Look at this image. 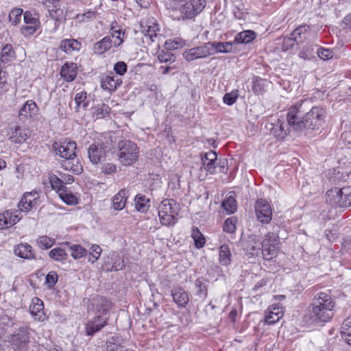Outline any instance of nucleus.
<instances>
[{"label": "nucleus", "instance_id": "nucleus-47", "mask_svg": "<svg viewBox=\"0 0 351 351\" xmlns=\"http://www.w3.org/2000/svg\"><path fill=\"white\" fill-rule=\"evenodd\" d=\"M56 240L47 235L39 236L36 239V245L42 250L51 248L55 244Z\"/></svg>", "mask_w": 351, "mask_h": 351}, {"label": "nucleus", "instance_id": "nucleus-28", "mask_svg": "<svg viewBox=\"0 0 351 351\" xmlns=\"http://www.w3.org/2000/svg\"><path fill=\"white\" fill-rule=\"evenodd\" d=\"M14 254L19 258L27 260L36 258L35 252L27 243H21L16 245L14 249Z\"/></svg>", "mask_w": 351, "mask_h": 351}, {"label": "nucleus", "instance_id": "nucleus-55", "mask_svg": "<svg viewBox=\"0 0 351 351\" xmlns=\"http://www.w3.org/2000/svg\"><path fill=\"white\" fill-rule=\"evenodd\" d=\"M87 93L85 91L77 93L75 97L76 108L77 109L82 108L86 109L88 106V101L86 100Z\"/></svg>", "mask_w": 351, "mask_h": 351}, {"label": "nucleus", "instance_id": "nucleus-45", "mask_svg": "<svg viewBox=\"0 0 351 351\" xmlns=\"http://www.w3.org/2000/svg\"><path fill=\"white\" fill-rule=\"evenodd\" d=\"M14 58V52L10 44H6L1 50L0 61L4 64L10 62Z\"/></svg>", "mask_w": 351, "mask_h": 351}, {"label": "nucleus", "instance_id": "nucleus-13", "mask_svg": "<svg viewBox=\"0 0 351 351\" xmlns=\"http://www.w3.org/2000/svg\"><path fill=\"white\" fill-rule=\"evenodd\" d=\"M108 313V308H104L101 315L95 316L87 323L86 332L88 335H93L100 331L107 324L109 318Z\"/></svg>", "mask_w": 351, "mask_h": 351}, {"label": "nucleus", "instance_id": "nucleus-52", "mask_svg": "<svg viewBox=\"0 0 351 351\" xmlns=\"http://www.w3.org/2000/svg\"><path fill=\"white\" fill-rule=\"evenodd\" d=\"M49 179L52 189L56 190L58 194L60 193V190L66 188V186L64 184V181L59 178L56 175H49Z\"/></svg>", "mask_w": 351, "mask_h": 351}, {"label": "nucleus", "instance_id": "nucleus-54", "mask_svg": "<svg viewBox=\"0 0 351 351\" xmlns=\"http://www.w3.org/2000/svg\"><path fill=\"white\" fill-rule=\"evenodd\" d=\"M23 14V10L19 8L12 9L9 13V21L13 25H16L21 21V16Z\"/></svg>", "mask_w": 351, "mask_h": 351}, {"label": "nucleus", "instance_id": "nucleus-10", "mask_svg": "<svg viewBox=\"0 0 351 351\" xmlns=\"http://www.w3.org/2000/svg\"><path fill=\"white\" fill-rule=\"evenodd\" d=\"M179 8L182 19H191L198 15L206 6V0H185Z\"/></svg>", "mask_w": 351, "mask_h": 351}, {"label": "nucleus", "instance_id": "nucleus-49", "mask_svg": "<svg viewBox=\"0 0 351 351\" xmlns=\"http://www.w3.org/2000/svg\"><path fill=\"white\" fill-rule=\"evenodd\" d=\"M191 237L194 241V244L196 248H202L205 244V238L199 231V230L193 227L191 231Z\"/></svg>", "mask_w": 351, "mask_h": 351}, {"label": "nucleus", "instance_id": "nucleus-12", "mask_svg": "<svg viewBox=\"0 0 351 351\" xmlns=\"http://www.w3.org/2000/svg\"><path fill=\"white\" fill-rule=\"evenodd\" d=\"M39 197V192L36 190L25 193L18 204L20 215L21 212L27 213L34 208L38 204Z\"/></svg>", "mask_w": 351, "mask_h": 351}, {"label": "nucleus", "instance_id": "nucleus-9", "mask_svg": "<svg viewBox=\"0 0 351 351\" xmlns=\"http://www.w3.org/2000/svg\"><path fill=\"white\" fill-rule=\"evenodd\" d=\"M261 244V254L265 260H272L277 256L280 250L279 237L277 234L274 232L267 233Z\"/></svg>", "mask_w": 351, "mask_h": 351}, {"label": "nucleus", "instance_id": "nucleus-16", "mask_svg": "<svg viewBox=\"0 0 351 351\" xmlns=\"http://www.w3.org/2000/svg\"><path fill=\"white\" fill-rule=\"evenodd\" d=\"M22 218L18 210H7L0 214V230L11 228Z\"/></svg>", "mask_w": 351, "mask_h": 351}, {"label": "nucleus", "instance_id": "nucleus-31", "mask_svg": "<svg viewBox=\"0 0 351 351\" xmlns=\"http://www.w3.org/2000/svg\"><path fill=\"white\" fill-rule=\"evenodd\" d=\"M291 36L296 40L297 45L302 43L310 36V27L307 25H300L293 31Z\"/></svg>", "mask_w": 351, "mask_h": 351}, {"label": "nucleus", "instance_id": "nucleus-15", "mask_svg": "<svg viewBox=\"0 0 351 351\" xmlns=\"http://www.w3.org/2000/svg\"><path fill=\"white\" fill-rule=\"evenodd\" d=\"M29 339L27 330L21 328L10 336V341L15 351H21L27 345Z\"/></svg>", "mask_w": 351, "mask_h": 351}, {"label": "nucleus", "instance_id": "nucleus-56", "mask_svg": "<svg viewBox=\"0 0 351 351\" xmlns=\"http://www.w3.org/2000/svg\"><path fill=\"white\" fill-rule=\"evenodd\" d=\"M239 97V90H233L230 93H226L223 97V103L232 106L234 104Z\"/></svg>", "mask_w": 351, "mask_h": 351}, {"label": "nucleus", "instance_id": "nucleus-62", "mask_svg": "<svg viewBox=\"0 0 351 351\" xmlns=\"http://www.w3.org/2000/svg\"><path fill=\"white\" fill-rule=\"evenodd\" d=\"M128 66L125 62L119 61L114 65V72L119 75H123L127 72Z\"/></svg>", "mask_w": 351, "mask_h": 351}, {"label": "nucleus", "instance_id": "nucleus-41", "mask_svg": "<svg viewBox=\"0 0 351 351\" xmlns=\"http://www.w3.org/2000/svg\"><path fill=\"white\" fill-rule=\"evenodd\" d=\"M49 13L51 19L56 21H62L64 19V13L59 2H53L52 5H48Z\"/></svg>", "mask_w": 351, "mask_h": 351}, {"label": "nucleus", "instance_id": "nucleus-53", "mask_svg": "<svg viewBox=\"0 0 351 351\" xmlns=\"http://www.w3.org/2000/svg\"><path fill=\"white\" fill-rule=\"evenodd\" d=\"M221 206L228 213H234L237 210V201L234 197L229 196L223 200Z\"/></svg>", "mask_w": 351, "mask_h": 351}, {"label": "nucleus", "instance_id": "nucleus-29", "mask_svg": "<svg viewBox=\"0 0 351 351\" xmlns=\"http://www.w3.org/2000/svg\"><path fill=\"white\" fill-rule=\"evenodd\" d=\"M122 84V80L114 75H106L101 80V86L104 90L114 91Z\"/></svg>", "mask_w": 351, "mask_h": 351}, {"label": "nucleus", "instance_id": "nucleus-17", "mask_svg": "<svg viewBox=\"0 0 351 351\" xmlns=\"http://www.w3.org/2000/svg\"><path fill=\"white\" fill-rule=\"evenodd\" d=\"M23 19L26 25L21 28L22 34L24 35L34 34L40 27V23L38 17L36 16L32 12L26 11L23 14Z\"/></svg>", "mask_w": 351, "mask_h": 351}, {"label": "nucleus", "instance_id": "nucleus-30", "mask_svg": "<svg viewBox=\"0 0 351 351\" xmlns=\"http://www.w3.org/2000/svg\"><path fill=\"white\" fill-rule=\"evenodd\" d=\"M77 64L74 62H66L60 70L61 77L66 82H72L77 75Z\"/></svg>", "mask_w": 351, "mask_h": 351}, {"label": "nucleus", "instance_id": "nucleus-51", "mask_svg": "<svg viewBox=\"0 0 351 351\" xmlns=\"http://www.w3.org/2000/svg\"><path fill=\"white\" fill-rule=\"evenodd\" d=\"M157 58L160 63L172 64L176 61V56L169 50H162L158 53Z\"/></svg>", "mask_w": 351, "mask_h": 351}, {"label": "nucleus", "instance_id": "nucleus-20", "mask_svg": "<svg viewBox=\"0 0 351 351\" xmlns=\"http://www.w3.org/2000/svg\"><path fill=\"white\" fill-rule=\"evenodd\" d=\"M38 110L35 101L32 99L27 100L19 110V118L21 121H25L27 119L36 116Z\"/></svg>", "mask_w": 351, "mask_h": 351}, {"label": "nucleus", "instance_id": "nucleus-1", "mask_svg": "<svg viewBox=\"0 0 351 351\" xmlns=\"http://www.w3.org/2000/svg\"><path fill=\"white\" fill-rule=\"evenodd\" d=\"M335 301L330 294L319 292L313 297L303 319L308 324L328 322L335 315Z\"/></svg>", "mask_w": 351, "mask_h": 351}, {"label": "nucleus", "instance_id": "nucleus-7", "mask_svg": "<svg viewBox=\"0 0 351 351\" xmlns=\"http://www.w3.org/2000/svg\"><path fill=\"white\" fill-rule=\"evenodd\" d=\"M326 110L319 106H313L304 115V130H319L325 123Z\"/></svg>", "mask_w": 351, "mask_h": 351}, {"label": "nucleus", "instance_id": "nucleus-18", "mask_svg": "<svg viewBox=\"0 0 351 351\" xmlns=\"http://www.w3.org/2000/svg\"><path fill=\"white\" fill-rule=\"evenodd\" d=\"M31 136V131L24 127L15 126L11 128L9 132V140L16 144H23Z\"/></svg>", "mask_w": 351, "mask_h": 351}, {"label": "nucleus", "instance_id": "nucleus-24", "mask_svg": "<svg viewBox=\"0 0 351 351\" xmlns=\"http://www.w3.org/2000/svg\"><path fill=\"white\" fill-rule=\"evenodd\" d=\"M271 133L278 140H283L289 133V126L283 120L278 119L274 123L269 124Z\"/></svg>", "mask_w": 351, "mask_h": 351}, {"label": "nucleus", "instance_id": "nucleus-63", "mask_svg": "<svg viewBox=\"0 0 351 351\" xmlns=\"http://www.w3.org/2000/svg\"><path fill=\"white\" fill-rule=\"evenodd\" d=\"M101 171L106 175H111L117 171V166L113 163H106L101 167Z\"/></svg>", "mask_w": 351, "mask_h": 351}, {"label": "nucleus", "instance_id": "nucleus-61", "mask_svg": "<svg viewBox=\"0 0 351 351\" xmlns=\"http://www.w3.org/2000/svg\"><path fill=\"white\" fill-rule=\"evenodd\" d=\"M313 47L311 45H306L300 51L299 56L303 59H309L313 55Z\"/></svg>", "mask_w": 351, "mask_h": 351}, {"label": "nucleus", "instance_id": "nucleus-40", "mask_svg": "<svg viewBox=\"0 0 351 351\" xmlns=\"http://www.w3.org/2000/svg\"><path fill=\"white\" fill-rule=\"evenodd\" d=\"M58 195L60 198L68 205H76L78 204V197L67 187L60 190Z\"/></svg>", "mask_w": 351, "mask_h": 351}, {"label": "nucleus", "instance_id": "nucleus-38", "mask_svg": "<svg viewBox=\"0 0 351 351\" xmlns=\"http://www.w3.org/2000/svg\"><path fill=\"white\" fill-rule=\"evenodd\" d=\"M195 286L197 289L196 295L202 300H205L208 296V281L203 277L196 279Z\"/></svg>", "mask_w": 351, "mask_h": 351}, {"label": "nucleus", "instance_id": "nucleus-3", "mask_svg": "<svg viewBox=\"0 0 351 351\" xmlns=\"http://www.w3.org/2000/svg\"><path fill=\"white\" fill-rule=\"evenodd\" d=\"M180 210L179 204L173 199H166L158 206V214L160 223L167 226L176 223Z\"/></svg>", "mask_w": 351, "mask_h": 351}, {"label": "nucleus", "instance_id": "nucleus-39", "mask_svg": "<svg viewBox=\"0 0 351 351\" xmlns=\"http://www.w3.org/2000/svg\"><path fill=\"white\" fill-rule=\"evenodd\" d=\"M66 248V246L62 245V243L60 247H57L52 249L49 253V256L53 261L64 262L66 261L68 257Z\"/></svg>", "mask_w": 351, "mask_h": 351}, {"label": "nucleus", "instance_id": "nucleus-21", "mask_svg": "<svg viewBox=\"0 0 351 351\" xmlns=\"http://www.w3.org/2000/svg\"><path fill=\"white\" fill-rule=\"evenodd\" d=\"M29 312L31 315L36 321L43 322L46 318L44 312V304L43 301L37 297L32 298L29 306Z\"/></svg>", "mask_w": 351, "mask_h": 351}, {"label": "nucleus", "instance_id": "nucleus-46", "mask_svg": "<svg viewBox=\"0 0 351 351\" xmlns=\"http://www.w3.org/2000/svg\"><path fill=\"white\" fill-rule=\"evenodd\" d=\"M234 44L232 42H210L212 51L217 53H229L232 50V45Z\"/></svg>", "mask_w": 351, "mask_h": 351}, {"label": "nucleus", "instance_id": "nucleus-5", "mask_svg": "<svg viewBox=\"0 0 351 351\" xmlns=\"http://www.w3.org/2000/svg\"><path fill=\"white\" fill-rule=\"evenodd\" d=\"M326 201L333 207L346 208L351 206V188H334L326 192Z\"/></svg>", "mask_w": 351, "mask_h": 351}, {"label": "nucleus", "instance_id": "nucleus-8", "mask_svg": "<svg viewBox=\"0 0 351 351\" xmlns=\"http://www.w3.org/2000/svg\"><path fill=\"white\" fill-rule=\"evenodd\" d=\"M141 32L147 43H160L164 38L160 25L154 18L147 19L141 23Z\"/></svg>", "mask_w": 351, "mask_h": 351}, {"label": "nucleus", "instance_id": "nucleus-34", "mask_svg": "<svg viewBox=\"0 0 351 351\" xmlns=\"http://www.w3.org/2000/svg\"><path fill=\"white\" fill-rule=\"evenodd\" d=\"M81 48V43L73 38H66L61 41L60 49L66 53H71L74 51H79Z\"/></svg>", "mask_w": 351, "mask_h": 351}, {"label": "nucleus", "instance_id": "nucleus-2", "mask_svg": "<svg viewBox=\"0 0 351 351\" xmlns=\"http://www.w3.org/2000/svg\"><path fill=\"white\" fill-rule=\"evenodd\" d=\"M52 148L56 155L61 158L59 162L64 169L76 175L82 173V165L75 154L77 145L75 141L69 140L56 141L52 144Z\"/></svg>", "mask_w": 351, "mask_h": 351}, {"label": "nucleus", "instance_id": "nucleus-36", "mask_svg": "<svg viewBox=\"0 0 351 351\" xmlns=\"http://www.w3.org/2000/svg\"><path fill=\"white\" fill-rule=\"evenodd\" d=\"M136 209L142 213H146L150 208V199L143 194H138L134 198Z\"/></svg>", "mask_w": 351, "mask_h": 351}, {"label": "nucleus", "instance_id": "nucleus-59", "mask_svg": "<svg viewBox=\"0 0 351 351\" xmlns=\"http://www.w3.org/2000/svg\"><path fill=\"white\" fill-rule=\"evenodd\" d=\"M102 250L101 247L98 245H93L90 247V251L89 252V255L93 257V259H90L89 258L88 261L92 263H95L101 256Z\"/></svg>", "mask_w": 351, "mask_h": 351}, {"label": "nucleus", "instance_id": "nucleus-42", "mask_svg": "<svg viewBox=\"0 0 351 351\" xmlns=\"http://www.w3.org/2000/svg\"><path fill=\"white\" fill-rule=\"evenodd\" d=\"M231 252L227 245H222L219 248V261L222 265L228 266L231 263Z\"/></svg>", "mask_w": 351, "mask_h": 351}, {"label": "nucleus", "instance_id": "nucleus-57", "mask_svg": "<svg viewBox=\"0 0 351 351\" xmlns=\"http://www.w3.org/2000/svg\"><path fill=\"white\" fill-rule=\"evenodd\" d=\"M237 219L234 217L228 218L223 224V230L228 233H234L236 230Z\"/></svg>", "mask_w": 351, "mask_h": 351}, {"label": "nucleus", "instance_id": "nucleus-35", "mask_svg": "<svg viewBox=\"0 0 351 351\" xmlns=\"http://www.w3.org/2000/svg\"><path fill=\"white\" fill-rule=\"evenodd\" d=\"M66 249L71 251V256L75 260L84 257L87 254L86 250L80 245L72 244L69 242L62 243Z\"/></svg>", "mask_w": 351, "mask_h": 351}, {"label": "nucleus", "instance_id": "nucleus-50", "mask_svg": "<svg viewBox=\"0 0 351 351\" xmlns=\"http://www.w3.org/2000/svg\"><path fill=\"white\" fill-rule=\"evenodd\" d=\"M261 244L258 243L254 238H251L247 243L246 250L249 254L251 256H258L261 253V247H260Z\"/></svg>", "mask_w": 351, "mask_h": 351}, {"label": "nucleus", "instance_id": "nucleus-6", "mask_svg": "<svg viewBox=\"0 0 351 351\" xmlns=\"http://www.w3.org/2000/svg\"><path fill=\"white\" fill-rule=\"evenodd\" d=\"M304 100H300L294 105L290 106L287 110V121L290 128L296 132L304 130V109L303 105Z\"/></svg>", "mask_w": 351, "mask_h": 351}, {"label": "nucleus", "instance_id": "nucleus-58", "mask_svg": "<svg viewBox=\"0 0 351 351\" xmlns=\"http://www.w3.org/2000/svg\"><path fill=\"white\" fill-rule=\"evenodd\" d=\"M180 187V176L178 174H173L170 177V180L168 183V189L173 191L179 189Z\"/></svg>", "mask_w": 351, "mask_h": 351}, {"label": "nucleus", "instance_id": "nucleus-48", "mask_svg": "<svg viewBox=\"0 0 351 351\" xmlns=\"http://www.w3.org/2000/svg\"><path fill=\"white\" fill-rule=\"evenodd\" d=\"M267 81L260 77H255L252 81V91L256 95L263 94L265 91Z\"/></svg>", "mask_w": 351, "mask_h": 351}, {"label": "nucleus", "instance_id": "nucleus-64", "mask_svg": "<svg viewBox=\"0 0 351 351\" xmlns=\"http://www.w3.org/2000/svg\"><path fill=\"white\" fill-rule=\"evenodd\" d=\"M295 45H297L296 40L293 39V36H291L290 37H286L283 39L282 49L285 51H287L292 49Z\"/></svg>", "mask_w": 351, "mask_h": 351}, {"label": "nucleus", "instance_id": "nucleus-33", "mask_svg": "<svg viewBox=\"0 0 351 351\" xmlns=\"http://www.w3.org/2000/svg\"><path fill=\"white\" fill-rule=\"evenodd\" d=\"M257 34L253 30H244L238 33L233 40L234 44H248L252 43L256 38Z\"/></svg>", "mask_w": 351, "mask_h": 351}, {"label": "nucleus", "instance_id": "nucleus-25", "mask_svg": "<svg viewBox=\"0 0 351 351\" xmlns=\"http://www.w3.org/2000/svg\"><path fill=\"white\" fill-rule=\"evenodd\" d=\"M217 158L216 152L212 150L201 154V160L204 169L211 174L215 173Z\"/></svg>", "mask_w": 351, "mask_h": 351}, {"label": "nucleus", "instance_id": "nucleus-43", "mask_svg": "<svg viewBox=\"0 0 351 351\" xmlns=\"http://www.w3.org/2000/svg\"><path fill=\"white\" fill-rule=\"evenodd\" d=\"M186 45V42L180 37L169 38L165 40V47L167 50L173 51L180 49Z\"/></svg>", "mask_w": 351, "mask_h": 351}, {"label": "nucleus", "instance_id": "nucleus-22", "mask_svg": "<svg viewBox=\"0 0 351 351\" xmlns=\"http://www.w3.org/2000/svg\"><path fill=\"white\" fill-rule=\"evenodd\" d=\"M108 147H100L97 143L90 145L88 150L90 161L95 165L99 163L105 158Z\"/></svg>", "mask_w": 351, "mask_h": 351}, {"label": "nucleus", "instance_id": "nucleus-23", "mask_svg": "<svg viewBox=\"0 0 351 351\" xmlns=\"http://www.w3.org/2000/svg\"><path fill=\"white\" fill-rule=\"evenodd\" d=\"M110 36L114 40L112 41L114 47H119L124 42L125 38V32L121 25L117 21H113L111 23L110 28Z\"/></svg>", "mask_w": 351, "mask_h": 351}, {"label": "nucleus", "instance_id": "nucleus-19", "mask_svg": "<svg viewBox=\"0 0 351 351\" xmlns=\"http://www.w3.org/2000/svg\"><path fill=\"white\" fill-rule=\"evenodd\" d=\"M283 308L278 304L270 306L265 311V324L271 325L278 322L283 316Z\"/></svg>", "mask_w": 351, "mask_h": 351}, {"label": "nucleus", "instance_id": "nucleus-26", "mask_svg": "<svg viewBox=\"0 0 351 351\" xmlns=\"http://www.w3.org/2000/svg\"><path fill=\"white\" fill-rule=\"evenodd\" d=\"M171 295L173 302L179 308H184L189 301L188 293L180 286L171 289Z\"/></svg>", "mask_w": 351, "mask_h": 351}, {"label": "nucleus", "instance_id": "nucleus-11", "mask_svg": "<svg viewBox=\"0 0 351 351\" xmlns=\"http://www.w3.org/2000/svg\"><path fill=\"white\" fill-rule=\"evenodd\" d=\"M213 54H215V52L212 51L210 42H208L185 50L182 56L186 61L191 62L197 59L206 58Z\"/></svg>", "mask_w": 351, "mask_h": 351}, {"label": "nucleus", "instance_id": "nucleus-37", "mask_svg": "<svg viewBox=\"0 0 351 351\" xmlns=\"http://www.w3.org/2000/svg\"><path fill=\"white\" fill-rule=\"evenodd\" d=\"M127 194L128 191L122 189L114 195L112 197V207L114 210H121L125 207L128 198Z\"/></svg>", "mask_w": 351, "mask_h": 351}, {"label": "nucleus", "instance_id": "nucleus-32", "mask_svg": "<svg viewBox=\"0 0 351 351\" xmlns=\"http://www.w3.org/2000/svg\"><path fill=\"white\" fill-rule=\"evenodd\" d=\"M112 46L113 43L110 36H106L94 44L93 50L95 54L101 55L109 50Z\"/></svg>", "mask_w": 351, "mask_h": 351}, {"label": "nucleus", "instance_id": "nucleus-60", "mask_svg": "<svg viewBox=\"0 0 351 351\" xmlns=\"http://www.w3.org/2000/svg\"><path fill=\"white\" fill-rule=\"evenodd\" d=\"M110 112V107L108 105L103 104L97 106L95 113L97 118L101 119L109 114Z\"/></svg>", "mask_w": 351, "mask_h": 351}, {"label": "nucleus", "instance_id": "nucleus-44", "mask_svg": "<svg viewBox=\"0 0 351 351\" xmlns=\"http://www.w3.org/2000/svg\"><path fill=\"white\" fill-rule=\"evenodd\" d=\"M341 334L345 341L351 346V317H347L342 323Z\"/></svg>", "mask_w": 351, "mask_h": 351}, {"label": "nucleus", "instance_id": "nucleus-14", "mask_svg": "<svg viewBox=\"0 0 351 351\" xmlns=\"http://www.w3.org/2000/svg\"><path fill=\"white\" fill-rule=\"evenodd\" d=\"M254 208L258 221L262 223H268L270 222L272 218L271 208L265 199H258L255 204Z\"/></svg>", "mask_w": 351, "mask_h": 351}, {"label": "nucleus", "instance_id": "nucleus-27", "mask_svg": "<svg viewBox=\"0 0 351 351\" xmlns=\"http://www.w3.org/2000/svg\"><path fill=\"white\" fill-rule=\"evenodd\" d=\"M104 268L107 271H119L124 267L123 261L116 252L111 253L105 261Z\"/></svg>", "mask_w": 351, "mask_h": 351}, {"label": "nucleus", "instance_id": "nucleus-4", "mask_svg": "<svg viewBox=\"0 0 351 351\" xmlns=\"http://www.w3.org/2000/svg\"><path fill=\"white\" fill-rule=\"evenodd\" d=\"M117 156L121 165H132L138 158L139 149L136 144L129 140L120 141L117 144Z\"/></svg>", "mask_w": 351, "mask_h": 351}]
</instances>
